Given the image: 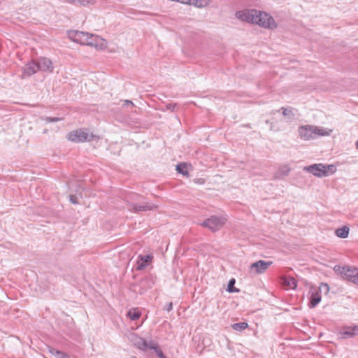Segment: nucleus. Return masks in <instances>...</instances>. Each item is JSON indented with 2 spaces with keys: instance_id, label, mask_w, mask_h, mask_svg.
<instances>
[{
  "instance_id": "nucleus-13",
  "label": "nucleus",
  "mask_w": 358,
  "mask_h": 358,
  "mask_svg": "<svg viewBox=\"0 0 358 358\" xmlns=\"http://www.w3.org/2000/svg\"><path fill=\"white\" fill-rule=\"evenodd\" d=\"M291 171L288 165H282L278 168L273 176V180H282L289 174Z\"/></svg>"
},
{
  "instance_id": "nucleus-14",
  "label": "nucleus",
  "mask_w": 358,
  "mask_h": 358,
  "mask_svg": "<svg viewBox=\"0 0 358 358\" xmlns=\"http://www.w3.org/2000/svg\"><path fill=\"white\" fill-rule=\"evenodd\" d=\"M38 70L37 62H30L27 63L25 66L23 68V73L22 75V78H25L27 77L31 76L34 74Z\"/></svg>"
},
{
  "instance_id": "nucleus-31",
  "label": "nucleus",
  "mask_w": 358,
  "mask_h": 358,
  "mask_svg": "<svg viewBox=\"0 0 358 358\" xmlns=\"http://www.w3.org/2000/svg\"><path fill=\"white\" fill-rule=\"evenodd\" d=\"M155 351L159 358H166V356L163 354L159 347L157 348Z\"/></svg>"
},
{
  "instance_id": "nucleus-2",
  "label": "nucleus",
  "mask_w": 358,
  "mask_h": 358,
  "mask_svg": "<svg viewBox=\"0 0 358 358\" xmlns=\"http://www.w3.org/2000/svg\"><path fill=\"white\" fill-rule=\"evenodd\" d=\"M303 170L312 173L315 176L322 178L334 174L336 171V167L334 164H315L305 166Z\"/></svg>"
},
{
  "instance_id": "nucleus-20",
  "label": "nucleus",
  "mask_w": 358,
  "mask_h": 358,
  "mask_svg": "<svg viewBox=\"0 0 358 358\" xmlns=\"http://www.w3.org/2000/svg\"><path fill=\"white\" fill-rule=\"evenodd\" d=\"M349 227H348L347 226H344L341 228H338L336 230L335 233H336V235L339 237V238H345L348 237V234H349Z\"/></svg>"
},
{
  "instance_id": "nucleus-38",
  "label": "nucleus",
  "mask_w": 358,
  "mask_h": 358,
  "mask_svg": "<svg viewBox=\"0 0 358 358\" xmlns=\"http://www.w3.org/2000/svg\"><path fill=\"white\" fill-rule=\"evenodd\" d=\"M131 358H136V357H131Z\"/></svg>"
},
{
  "instance_id": "nucleus-7",
  "label": "nucleus",
  "mask_w": 358,
  "mask_h": 358,
  "mask_svg": "<svg viewBox=\"0 0 358 358\" xmlns=\"http://www.w3.org/2000/svg\"><path fill=\"white\" fill-rule=\"evenodd\" d=\"M92 135L83 129H77L68 134L67 138L70 141L75 143H80L90 141Z\"/></svg>"
},
{
  "instance_id": "nucleus-34",
  "label": "nucleus",
  "mask_w": 358,
  "mask_h": 358,
  "mask_svg": "<svg viewBox=\"0 0 358 358\" xmlns=\"http://www.w3.org/2000/svg\"><path fill=\"white\" fill-rule=\"evenodd\" d=\"M129 106H134V103H132L131 101H129V100H125L124 101V103H123V106L124 107H129Z\"/></svg>"
},
{
  "instance_id": "nucleus-3",
  "label": "nucleus",
  "mask_w": 358,
  "mask_h": 358,
  "mask_svg": "<svg viewBox=\"0 0 358 358\" xmlns=\"http://www.w3.org/2000/svg\"><path fill=\"white\" fill-rule=\"evenodd\" d=\"M334 271L337 275H340L343 279L350 281L354 284L358 285L357 268L350 266H341L339 265H336L334 267Z\"/></svg>"
},
{
  "instance_id": "nucleus-11",
  "label": "nucleus",
  "mask_w": 358,
  "mask_h": 358,
  "mask_svg": "<svg viewBox=\"0 0 358 358\" xmlns=\"http://www.w3.org/2000/svg\"><path fill=\"white\" fill-rule=\"evenodd\" d=\"M89 34L90 33L80 31H71L69 32V37L71 40L76 43L82 45H86V43H87Z\"/></svg>"
},
{
  "instance_id": "nucleus-35",
  "label": "nucleus",
  "mask_w": 358,
  "mask_h": 358,
  "mask_svg": "<svg viewBox=\"0 0 358 358\" xmlns=\"http://www.w3.org/2000/svg\"><path fill=\"white\" fill-rule=\"evenodd\" d=\"M172 308H173V304H172V303H169L167 305V306H166V310H167L168 312H169V311H171V310H172Z\"/></svg>"
},
{
  "instance_id": "nucleus-22",
  "label": "nucleus",
  "mask_w": 358,
  "mask_h": 358,
  "mask_svg": "<svg viewBox=\"0 0 358 358\" xmlns=\"http://www.w3.org/2000/svg\"><path fill=\"white\" fill-rule=\"evenodd\" d=\"M127 316L131 320H138L141 316V313L137 309H131L127 312Z\"/></svg>"
},
{
  "instance_id": "nucleus-24",
  "label": "nucleus",
  "mask_w": 358,
  "mask_h": 358,
  "mask_svg": "<svg viewBox=\"0 0 358 358\" xmlns=\"http://www.w3.org/2000/svg\"><path fill=\"white\" fill-rule=\"evenodd\" d=\"M176 171L184 176L187 175V171L186 170V164L184 163L178 164L176 166Z\"/></svg>"
},
{
  "instance_id": "nucleus-17",
  "label": "nucleus",
  "mask_w": 358,
  "mask_h": 358,
  "mask_svg": "<svg viewBox=\"0 0 358 358\" xmlns=\"http://www.w3.org/2000/svg\"><path fill=\"white\" fill-rule=\"evenodd\" d=\"M131 341L137 348L142 350H146V341L143 338L134 335L131 338Z\"/></svg>"
},
{
  "instance_id": "nucleus-28",
  "label": "nucleus",
  "mask_w": 358,
  "mask_h": 358,
  "mask_svg": "<svg viewBox=\"0 0 358 358\" xmlns=\"http://www.w3.org/2000/svg\"><path fill=\"white\" fill-rule=\"evenodd\" d=\"M42 119L45 121L46 122H58L62 120V118L59 117H42Z\"/></svg>"
},
{
  "instance_id": "nucleus-1",
  "label": "nucleus",
  "mask_w": 358,
  "mask_h": 358,
  "mask_svg": "<svg viewBox=\"0 0 358 358\" xmlns=\"http://www.w3.org/2000/svg\"><path fill=\"white\" fill-rule=\"evenodd\" d=\"M299 134L304 141H309L316 136H324L331 134L332 130L313 125H304L299 127Z\"/></svg>"
},
{
  "instance_id": "nucleus-26",
  "label": "nucleus",
  "mask_w": 358,
  "mask_h": 358,
  "mask_svg": "<svg viewBox=\"0 0 358 358\" xmlns=\"http://www.w3.org/2000/svg\"><path fill=\"white\" fill-rule=\"evenodd\" d=\"M157 348H159L158 343L155 341H150L148 343L146 342V349H152L155 350Z\"/></svg>"
},
{
  "instance_id": "nucleus-37",
  "label": "nucleus",
  "mask_w": 358,
  "mask_h": 358,
  "mask_svg": "<svg viewBox=\"0 0 358 358\" xmlns=\"http://www.w3.org/2000/svg\"><path fill=\"white\" fill-rule=\"evenodd\" d=\"M355 145H356V148L358 150V141L356 142Z\"/></svg>"
},
{
  "instance_id": "nucleus-18",
  "label": "nucleus",
  "mask_w": 358,
  "mask_h": 358,
  "mask_svg": "<svg viewBox=\"0 0 358 358\" xmlns=\"http://www.w3.org/2000/svg\"><path fill=\"white\" fill-rule=\"evenodd\" d=\"M281 280L283 285L288 288L294 289L296 287V281L292 277H283Z\"/></svg>"
},
{
  "instance_id": "nucleus-16",
  "label": "nucleus",
  "mask_w": 358,
  "mask_h": 358,
  "mask_svg": "<svg viewBox=\"0 0 358 358\" xmlns=\"http://www.w3.org/2000/svg\"><path fill=\"white\" fill-rule=\"evenodd\" d=\"M157 208V206L149 203H145L143 205L133 203L131 206V210H134V212L152 210Z\"/></svg>"
},
{
  "instance_id": "nucleus-36",
  "label": "nucleus",
  "mask_w": 358,
  "mask_h": 358,
  "mask_svg": "<svg viewBox=\"0 0 358 358\" xmlns=\"http://www.w3.org/2000/svg\"><path fill=\"white\" fill-rule=\"evenodd\" d=\"M69 3H76V0H66Z\"/></svg>"
},
{
  "instance_id": "nucleus-6",
  "label": "nucleus",
  "mask_w": 358,
  "mask_h": 358,
  "mask_svg": "<svg viewBox=\"0 0 358 358\" xmlns=\"http://www.w3.org/2000/svg\"><path fill=\"white\" fill-rule=\"evenodd\" d=\"M227 218L224 216H211L201 223V225L212 231H216L225 224Z\"/></svg>"
},
{
  "instance_id": "nucleus-12",
  "label": "nucleus",
  "mask_w": 358,
  "mask_h": 358,
  "mask_svg": "<svg viewBox=\"0 0 358 358\" xmlns=\"http://www.w3.org/2000/svg\"><path fill=\"white\" fill-rule=\"evenodd\" d=\"M37 64L39 71L52 72L54 69L52 62L45 57L40 58L37 62Z\"/></svg>"
},
{
  "instance_id": "nucleus-27",
  "label": "nucleus",
  "mask_w": 358,
  "mask_h": 358,
  "mask_svg": "<svg viewBox=\"0 0 358 358\" xmlns=\"http://www.w3.org/2000/svg\"><path fill=\"white\" fill-rule=\"evenodd\" d=\"M235 284V280L234 278L231 279L229 282V284H228V292H238V289H236L234 287Z\"/></svg>"
},
{
  "instance_id": "nucleus-15",
  "label": "nucleus",
  "mask_w": 358,
  "mask_h": 358,
  "mask_svg": "<svg viewBox=\"0 0 358 358\" xmlns=\"http://www.w3.org/2000/svg\"><path fill=\"white\" fill-rule=\"evenodd\" d=\"M358 335V326L345 327L342 331L339 332V336L342 339L352 338Z\"/></svg>"
},
{
  "instance_id": "nucleus-8",
  "label": "nucleus",
  "mask_w": 358,
  "mask_h": 358,
  "mask_svg": "<svg viewBox=\"0 0 358 358\" xmlns=\"http://www.w3.org/2000/svg\"><path fill=\"white\" fill-rule=\"evenodd\" d=\"M85 45H89L95 48L96 50H104L107 47V41L101 37L89 34L87 43Z\"/></svg>"
},
{
  "instance_id": "nucleus-19",
  "label": "nucleus",
  "mask_w": 358,
  "mask_h": 358,
  "mask_svg": "<svg viewBox=\"0 0 358 358\" xmlns=\"http://www.w3.org/2000/svg\"><path fill=\"white\" fill-rule=\"evenodd\" d=\"M150 259L151 258L149 255L141 256L140 260L138 262L137 269H143L147 266L148 263L150 261Z\"/></svg>"
},
{
  "instance_id": "nucleus-5",
  "label": "nucleus",
  "mask_w": 358,
  "mask_h": 358,
  "mask_svg": "<svg viewBox=\"0 0 358 358\" xmlns=\"http://www.w3.org/2000/svg\"><path fill=\"white\" fill-rule=\"evenodd\" d=\"M324 291L327 294L329 291V287L326 283H321L319 287L312 286L310 289V308H315L321 301V292Z\"/></svg>"
},
{
  "instance_id": "nucleus-9",
  "label": "nucleus",
  "mask_w": 358,
  "mask_h": 358,
  "mask_svg": "<svg viewBox=\"0 0 358 358\" xmlns=\"http://www.w3.org/2000/svg\"><path fill=\"white\" fill-rule=\"evenodd\" d=\"M256 12V9H245L237 11L236 13V17L241 21L253 24L254 20L257 19Z\"/></svg>"
},
{
  "instance_id": "nucleus-4",
  "label": "nucleus",
  "mask_w": 358,
  "mask_h": 358,
  "mask_svg": "<svg viewBox=\"0 0 358 358\" xmlns=\"http://www.w3.org/2000/svg\"><path fill=\"white\" fill-rule=\"evenodd\" d=\"M257 19L254 20L255 24L269 29H274L277 28L278 24L275 20L267 13L257 10L256 12Z\"/></svg>"
},
{
  "instance_id": "nucleus-32",
  "label": "nucleus",
  "mask_w": 358,
  "mask_h": 358,
  "mask_svg": "<svg viewBox=\"0 0 358 358\" xmlns=\"http://www.w3.org/2000/svg\"><path fill=\"white\" fill-rule=\"evenodd\" d=\"M177 104L176 103H169L166 106V110H169L171 111H173L175 108H176Z\"/></svg>"
},
{
  "instance_id": "nucleus-23",
  "label": "nucleus",
  "mask_w": 358,
  "mask_h": 358,
  "mask_svg": "<svg viewBox=\"0 0 358 358\" xmlns=\"http://www.w3.org/2000/svg\"><path fill=\"white\" fill-rule=\"evenodd\" d=\"M248 324L247 322L234 323L231 325L233 329L236 331H242L243 330L248 328Z\"/></svg>"
},
{
  "instance_id": "nucleus-33",
  "label": "nucleus",
  "mask_w": 358,
  "mask_h": 358,
  "mask_svg": "<svg viewBox=\"0 0 358 358\" xmlns=\"http://www.w3.org/2000/svg\"><path fill=\"white\" fill-rule=\"evenodd\" d=\"M77 196L75 195H70L69 196V200L72 203H78Z\"/></svg>"
},
{
  "instance_id": "nucleus-10",
  "label": "nucleus",
  "mask_w": 358,
  "mask_h": 358,
  "mask_svg": "<svg viewBox=\"0 0 358 358\" xmlns=\"http://www.w3.org/2000/svg\"><path fill=\"white\" fill-rule=\"evenodd\" d=\"M272 264V262H265L262 260L257 261L250 266V272L254 274H261L264 273Z\"/></svg>"
},
{
  "instance_id": "nucleus-30",
  "label": "nucleus",
  "mask_w": 358,
  "mask_h": 358,
  "mask_svg": "<svg viewBox=\"0 0 358 358\" xmlns=\"http://www.w3.org/2000/svg\"><path fill=\"white\" fill-rule=\"evenodd\" d=\"M55 357L56 358H70L67 355L64 354L59 351H56Z\"/></svg>"
},
{
  "instance_id": "nucleus-25",
  "label": "nucleus",
  "mask_w": 358,
  "mask_h": 358,
  "mask_svg": "<svg viewBox=\"0 0 358 358\" xmlns=\"http://www.w3.org/2000/svg\"><path fill=\"white\" fill-rule=\"evenodd\" d=\"M281 110H282V115L285 117H287L289 119H291L292 117H294V113H292V110L283 107L281 108Z\"/></svg>"
},
{
  "instance_id": "nucleus-21",
  "label": "nucleus",
  "mask_w": 358,
  "mask_h": 358,
  "mask_svg": "<svg viewBox=\"0 0 358 358\" xmlns=\"http://www.w3.org/2000/svg\"><path fill=\"white\" fill-rule=\"evenodd\" d=\"M210 3V0H191L187 4L193 5L198 8L205 7Z\"/></svg>"
},
{
  "instance_id": "nucleus-29",
  "label": "nucleus",
  "mask_w": 358,
  "mask_h": 358,
  "mask_svg": "<svg viewBox=\"0 0 358 358\" xmlns=\"http://www.w3.org/2000/svg\"><path fill=\"white\" fill-rule=\"evenodd\" d=\"M94 0H76V3H80L83 6L94 4Z\"/></svg>"
}]
</instances>
